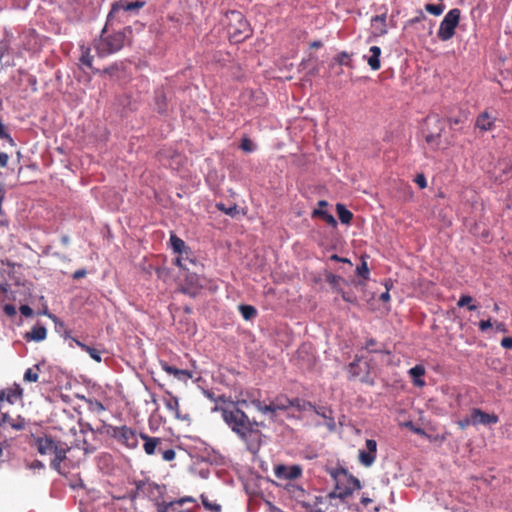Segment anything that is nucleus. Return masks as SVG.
Returning a JSON list of instances; mask_svg holds the SVG:
<instances>
[{
  "mask_svg": "<svg viewBox=\"0 0 512 512\" xmlns=\"http://www.w3.org/2000/svg\"><path fill=\"white\" fill-rule=\"evenodd\" d=\"M21 314L25 317H31L33 315V310L28 305H21L19 308Z\"/></svg>",
  "mask_w": 512,
  "mask_h": 512,
  "instance_id": "51",
  "label": "nucleus"
},
{
  "mask_svg": "<svg viewBox=\"0 0 512 512\" xmlns=\"http://www.w3.org/2000/svg\"><path fill=\"white\" fill-rule=\"evenodd\" d=\"M302 467L300 465L286 466L279 464L274 468L275 477L278 480L292 481L302 476Z\"/></svg>",
  "mask_w": 512,
  "mask_h": 512,
  "instance_id": "12",
  "label": "nucleus"
},
{
  "mask_svg": "<svg viewBox=\"0 0 512 512\" xmlns=\"http://www.w3.org/2000/svg\"><path fill=\"white\" fill-rule=\"evenodd\" d=\"M356 272L363 279L369 278L370 271L365 260L362 261L361 265L357 266Z\"/></svg>",
  "mask_w": 512,
  "mask_h": 512,
  "instance_id": "41",
  "label": "nucleus"
},
{
  "mask_svg": "<svg viewBox=\"0 0 512 512\" xmlns=\"http://www.w3.org/2000/svg\"><path fill=\"white\" fill-rule=\"evenodd\" d=\"M340 295L342 299L348 303L355 304L357 303V297L354 293L351 292H345L344 290L340 292Z\"/></svg>",
  "mask_w": 512,
  "mask_h": 512,
  "instance_id": "44",
  "label": "nucleus"
},
{
  "mask_svg": "<svg viewBox=\"0 0 512 512\" xmlns=\"http://www.w3.org/2000/svg\"><path fill=\"white\" fill-rule=\"evenodd\" d=\"M330 474L336 481L335 489L328 494L330 499L339 498L345 502L354 491L361 489L359 479L349 474L345 468H335Z\"/></svg>",
  "mask_w": 512,
  "mask_h": 512,
  "instance_id": "3",
  "label": "nucleus"
},
{
  "mask_svg": "<svg viewBox=\"0 0 512 512\" xmlns=\"http://www.w3.org/2000/svg\"><path fill=\"white\" fill-rule=\"evenodd\" d=\"M239 311L245 320H252L257 316V310L251 305H240Z\"/></svg>",
  "mask_w": 512,
  "mask_h": 512,
  "instance_id": "33",
  "label": "nucleus"
},
{
  "mask_svg": "<svg viewBox=\"0 0 512 512\" xmlns=\"http://www.w3.org/2000/svg\"><path fill=\"white\" fill-rule=\"evenodd\" d=\"M187 281H190L191 285H194L195 287H199L200 286L199 279H198V277L195 274L188 276L187 277Z\"/></svg>",
  "mask_w": 512,
  "mask_h": 512,
  "instance_id": "59",
  "label": "nucleus"
},
{
  "mask_svg": "<svg viewBox=\"0 0 512 512\" xmlns=\"http://www.w3.org/2000/svg\"><path fill=\"white\" fill-rule=\"evenodd\" d=\"M409 374L412 377L415 386L423 387L425 385V381L422 379L425 374L424 366L415 365L409 370Z\"/></svg>",
  "mask_w": 512,
  "mask_h": 512,
  "instance_id": "23",
  "label": "nucleus"
},
{
  "mask_svg": "<svg viewBox=\"0 0 512 512\" xmlns=\"http://www.w3.org/2000/svg\"><path fill=\"white\" fill-rule=\"evenodd\" d=\"M473 426L477 425H495L499 422V417L495 413H487L480 408L470 410Z\"/></svg>",
  "mask_w": 512,
  "mask_h": 512,
  "instance_id": "13",
  "label": "nucleus"
},
{
  "mask_svg": "<svg viewBox=\"0 0 512 512\" xmlns=\"http://www.w3.org/2000/svg\"><path fill=\"white\" fill-rule=\"evenodd\" d=\"M135 487L136 496L147 497L157 505H160V501L163 499L165 492L164 485H159L150 480H139L135 482Z\"/></svg>",
  "mask_w": 512,
  "mask_h": 512,
  "instance_id": "10",
  "label": "nucleus"
},
{
  "mask_svg": "<svg viewBox=\"0 0 512 512\" xmlns=\"http://www.w3.org/2000/svg\"><path fill=\"white\" fill-rule=\"evenodd\" d=\"M364 348L370 353H386L390 351L386 349L385 345L379 344L375 339L370 338L366 341Z\"/></svg>",
  "mask_w": 512,
  "mask_h": 512,
  "instance_id": "28",
  "label": "nucleus"
},
{
  "mask_svg": "<svg viewBox=\"0 0 512 512\" xmlns=\"http://www.w3.org/2000/svg\"><path fill=\"white\" fill-rule=\"evenodd\" d=\"M9 423L13 428L21 429V426L14 425L10 423V417L6 413L0 414V425Z\"/></svg>",
  "mask_w": 512,
  "mask_h": 512,
  "instance_id": "50",
  "label": "nucleus"
},
{
  "mask_svg": "<svg viewBox=\"0 0 512 512\" xmlns=\"http://www.w3.org/2000/svg\"><path fill=\"white\" fill-rule=\"evenodd\" d=\"M170 243L174 252L178 254H181L186 248L185 242L175 234H171Z\"/></svg>",
  "mask_w": 512,
  "mask_h": 512,
  "instance_id": "35",
  "label": "nucleus"
},
{
  "mask_svg": "<svg viewBox=\"0 0 512 512\" xmlns=\"http://www.w3.org/2000/svg\"><path fill=\"white\" fill-rule=\"evenodd\" d=\"M370 56H365L367 59V63L370 66V68L374 71H377L381 67L380 63V56H381V49L378 46H371L369 49Z\"/></svg>",
  "mask_w": 512,
  "mask_h": 512,
  "instance_id": "22",
  "label": "nucleus"
},
{
  "mask_svg": "<svg viewBox=\"0 0 512 512\" xmlns=\"http://www.w3.org/2000/svg\"><path fill=\"white\" fill-rule=\"evenodd\" d=\"M471 425L473 426L471 413H469V415H467L465 418H463L460 421H458V426L461 429H465V428H467L468 426H471Z\"/></svg>",
  "mask_w": 512,
  "mask_h": 512,
  "instance_id": "46",
  "label": "nucleus"
},
{
  "mask_svg": "<svg viewBox=\"0 0 512 512\" xmlns=\"http://www.w3.org/2000/svg\"><path fill=\"white\" fill-rule=\"evenodd\" d=\"M348 58H349L348 54L345 53V52H342L341 54L338 55V62H339V64L347 65L348 62H346V59H348Z\"/></svg>",
  "mask_w": 512,
  "mask_h": 512,
  "instance_id": "58",
  "label": "nucleus"
},
{
  "mask_svg": "<svg viewBox=\"0 0 512 512\" xmlns=\"http://www.w3.org/2000/svg\"><path fill=\"white\" fill-rule=\"evenodd\" d=\"M29 468L30 469H33V470H40V469H43L44 468V464L40 461V460H34L33 462H31V464L29 465Z\"/></svg>",
  "mask_w": 512,
  "mask_h": 512,
  "instance_id": "57",
  "label": "nucleus"
},
{
  "mask_svg": "<svg viewBox=\"0 0 512 512\" xmlns=\"http://www.w3.org/2000/svg\"><path fill=\"white\" fill-rule=\"evenodd\" d=\"M492 327V323H491V320L488 319V320H481L479 322V329L481 331H486L487 329L491 328Z\"/></svg>",
  "mask_w": 512,
  "mask_h": 512,
  "instance_id": "52",
  "label": "nucleus"
},
{
  "mask_svg": "<svg viewBox=\"0 0 512 512\" xmlns=\"http://www.w3.org/2000/svg\"><path fill=\"white\" fill-rule=\"evenodd\" d=\"M318 209L313 210L312 217L313 218H321L323 221H325L328 225L332 227H336L337 221L334 218V216L327 211L323 210V208L328 206V202L326 200H320L318 202Z\"/></svg>",
  "mask_w": 512,
  "mask_h": 512,
  "instance_id": "17",
  "label": "nucleus"
},
{
  "mask_svg": "<svg viewBox=\"0 0 512 512\" xmlns=\"http://www.w3.org/2000/svg\"><path fill=\"white\" fill-rule=\"evenodd\" d=\"M367 450H359V462L365 466L370 467L376 460L377 456V443L373 439L366 440Z\"/></svg>",
  "mask_w": 512,
  "mask_h": 512,
  "instance_id": "14",
  "label": "nucleus"
},
{
  "mask_svg": "<svg viewBox=\"0 0 512 512\" xmlns=\"http://www.w3.org/2000/svg\"><path fill=\"white\" fill-rule=\"evenodd\" d=\"M60 240L64 246H67L70 243V237L68 235H63Z\"/></svg>",
  "mask_w": 512,
  "mask_h": 512,
  "instance_id": "64",
  "label": "nucleus"
},
{
  "mask_svg": "<svg viewBox=\"0 0 512 512\" xmlns=\"http://www.w3.org/2000/svg\"><path fill=\"white\" fill-rule=\"evenodd\" d=\"M322 45H323V44H322V42H321V41L316 40V41H313V42L310 44V47H311L312 49H319V48H321V47H322Z\"/></svg>",
  "mask_w": 512,
  "mask_h": 512,
  "instance_id": "63",
  "label": "nucleus"
},
{
  "mask_svg": "<svg viewBox=\"0 0 512 512\" xmlns=\"http://www.w3.org/2000/svg\"><path fill=\"white\" fill-rule=\"evenodd\" d=\"M140 438L144 441L143 448L147 455H154L156 451H161L163 441L158 437H151L147 434L141 433Z\"/></svg>",
  "mask_w": 512,
  "mask_h": 512,
  "instance_id": "16",
  "label": "nucleus"
},
{
  "mask_svg": "<svg viewBox=\"0 0 512 512\" xmlns=\"http://www.w3.org/2000/svg\"><path fill=\"white\" fill-rule=\"evenodd\" d=\"M290 402H292L291 407L296 408L300 412L315 409V406L311 402L305 401L300 398L290 399Z\"/></svg>",
  "mask_w": 512,
  "mask_h": 512,
  "instance_id": "32",
  "label": "nucleus"
},
{
  "mask_svg": "<svg viewBox=\"0 0 512 512\" xmlns=\"http://www.w3.org/2000/svg\"><path fill=\"white\" fill-rule=\"evenodd\" d=\"M22 395V389L17 386L15 390H11L7 395H6V400L9 402V403H12V398H15V397H20Z\"/></svg>",
  "mask_w": 512,
  "mask_h": 512,
  "instance_id": "47",
  "label": "nucleus"
},
{
  "mask_svg": "<svg viewBox=\"0 0 512 512\" xmlns=\"http://www.w3.org/2000/svg\"><path fill=\"white\" fill-rule=\"evenodd\" d=\"M291 492H292V493L294 494V496H295V497H297V498H300V497L304 496V494H305L304 489H302V488H301V487H299V486H294V485H292V490H291Z\"/></svg>",
  "mask_w": 512,
  "mask_h": 512,
  "instance_id": "53",
  "label": "nucleus"
},
{
  "mask_svg": "<svg viewBox=\"0 0 512 512\" xmlns=\"http://www.w3.org/2000/svg\"><path fill=\"white\" fill-rule=\"evenodd\" d=\"M81 55L79 57V62L82 66H85L89 69H93V56L91 55V49L89 46L81 45L80 46Z\"/></svg>",
  "mask_w": 512,
  "mask_h": 512,
  "instance_id": "25",
  "label": "nucleus"
},
{
  "mask_svg": "<svg viewBox=\"0 0 512 512\" xmlns=\"http://www.w3.org/2000/svg\"><path fill=\"white\" fill-rule=\"evenodd\" d=\"M200 498H201L202 505L204 506V508L206 510L215 511V512L221 511V505H219L215 502H211L206 495L202 494L200 496Z\"/></svg>",
  "mask_w": 512,
  "mask_h": 512,
  "instance_id": "38",
  "label": "nucleus"
},
{
  "mask_svg": "<svg viewBox=\"0 0 512 512\" xmlns=\"http://www.w3.org/2000/svg\"><path fill=\"white\" fill-rule=\"evenodd\" d=\"M109 26H104L98 40L95 41L94 47L100 57H106L120 51L127 40L126 31L130 32V28H124L119 31H109Z\"/></svg>",
  "mask_w": 512,
  "mask_h": 512,
  "instance_id": "2",
  "label": "nucleus"
},
{
  "mask_svg": "<svg viewBox=\"0 0 512 512\" xmlns=\"http://www.w3.org/2000/svg\"><path fill=\"white\" fill-rule=\"evenodd\" d=\"M360 502H361V504H362L363 506L367 507V506H368V504H370V503L372 502V499H371V498H369V497H366V496H362V497H361V501H360Z\"/></svg>",
  "mask_w": 512,
  "mask_h": 512,
  "instance_id": "62",
  "label": "nucleus"
},
{
  "mask_svg": "<svg viewBox=\"0 0 512 512\" xmlns=\"http://www.w3.org/2000/svg\"><path fill=\"white\" fill-rule=\"evenodd\" d=\"M165 393L166 396L163 397V403L165 407L176 419H182L178 398L172 395V393L169 391H166Z\"/></svg>",
  "mask_w": 512,
  "mask_h": 512,
  "instance_id": "20",
  "label": "nucleus"
},
{
  "mask_svg": "<svg viewBox=\"0 0 512 512\" xmlns=\"http://www.w3.org/2000/svg\"><path fill=\"white\" fill-rule=\"evenodd\" d=\"M145 5L143 1L114 2L107 15L106 26L113 27L128 21L129 12L141 9Z\"/></svg>",
  "mask_w": 512,
  "mask_h": 512,
  "instance_id": "7",
  "label": "nucleus"
},
{
  "mask_svg": "<svg viewBox=\"0 0 512 512\" xmlns=\"http://www.w3.org/2000/svg\"><path fill=\"white\" fill-rule=\"evenodd\" d=\"M414 181L419 186L420 189H424L427 187V180L424 174H418L415 177Z\"/></svg>",
  "mask_w": 512,
  "mask_h": 512,
  "instance_id": "48",
  "label": "nucleus"
},
{
  "mask_svg": "<svg viewBox=\"0 0 512 512\" xmlns=\"http://www.w3.org/2000/svg\"><path fill=\"white\" fill-rule=\"evenodd\" d=\"M47 336V329L42 325H35L31 331L27 333V338L34 341H42Z\"/></svg>",
  "mask_w": 512,
  "mask_h": 512,
  "instance_id": "27",
  "label": "nucleus"
},
{
  "mask_svg": "<svg viewBox=\"0 0 512 512\" xmlns=\"http://www.w3.org/2000/svg\"><path fill=\"white\" fill-rule=\"evenodd\" d=\"M252 404L258 411H260L263 414H268V413L273 414L276 412L275 407H273L272 401L269 404H263L259 400H254V401H252Z\"/></svg>",
  "mask_w": 512,
  "mask_h": 512,
  "instance_id": "36",
  "label": "nucleus"
},
{
  "mask_svg": "<svg viewBox=\"0 0 512 512\" xmlns=\"http://www.w3.org/2000/svg\"><path fill=\"white\" fill-rule=\"evenodd\" d=\"M161 368L168 373L169 375H173L176 379L180 381H187L192 378V373L186 369H178L174 366L169 365L165 361H160Z\"/></svg>",
  "mask_w": 512,
  "mask_h": 512,
  "instance_id": "18",
  "label": "nucleus"
},
{
  "mask_svg": "<svg viewBox=\"0 0 512 512\" xmlns=\"http://www.w3.org/2000/svg\"><path fill=\"white\" fill-rule=\"evenodd\" d=\"M337 214L339 220L343 224H349L353 218V213L349 211L343 204L338 203L336 205Z\"/></svg>",
  "mask_w": 512,
  "mask_h": 512,
  "instance_id": "31",
  "label": "nucleus"
},
{
  "mask_svg": "<svg viewBox=\"0 0 512 512\" xmlns=\"http://www.w3.org/2000/svg\"><path fill=\"white\" fill-rule=\"evenodd\" d=\"M347 372L349 374V379L360 378L361 381H365V376L368 375V365L361 364V358L356 356L354 361L351 362L347 367Z\"/></svg>",
  "mask_w": 512,
  "mask_h": 512,
  "instance_id": "15",
  "label": "nucleus"
},
{
  "mask_svg": "<svg viewBox=\"0 0 512 512\" xmlns=\"http://www.w3.org/2000/svg\"><path fill=\"white\" fill-rule=\"evenodd\" d=\"M501 346L505 349H512V337H505L501 340Z\"/></svg>",
  "mask_w": 512,
  "mask_h": 512,
  "instance_id": "56",
  "label": "nucleus"
},
{
  "mask_svg": "<svg viewBox=\"0 0 512 512\" xmlns=\"http://www.w3.org/2000/svg\"><path fill=\"white\" fill-rule=\"evenodd\" d=\"M444 9H445V6L443 4H430V3H428V4L425 5V10L428 13H430V14H432L434 16L441 15L443 13Z\"/></svg>",
  "mask_w": 512,
  "mask_h": 512,
  "instance_id": "40",
  "label": "nucleus"
},
{
  "mask_svg": "<svg viewBox=\"0 0 512 512\" xmlns=\"http://www.w3.org/2000/svg\"><path fill=\"white\" fill-rule=\"evenodd\" d=\"M273 407H275L276 411H285L289 408H291L292 402H290V398H288L286 395H278L273 400Z\"/></svg>",
  "mask_w": 512,
  "mask_h": 512,
  "instance_id": "29",
  "label": "nucleus"
},
{
  "mask_svg": "<svg viewBox=\"0 0 512 512\" xmlns=\"http://www.w3.org/2000/svg\"><path fill=\"white\" fill-rule=\"evenodd\" d=\"M3 311L7 316L13 317L16 315V308L12 304H5L3 307Z\"/></svg>",
  "mask_w": 512,
  "mask_h": 512,
  "instance_id": "49",
  "label": "nucleus"
},
{
  "mask_svg": "<svg viewBox=\"0 0 512 512\" xmlns=\"http://www.w3.org/2000/svg\"><path fill=\"white\" fill-rule=\"evenodd\" d=\"M495 118L488 112H482L475 121V127L480 131H491L494 128Z\"/></svg>",
  "mask_w": 512,
  "mask_h": 512,
  "instance_id": "21",
  "label": "nucleus"
},
{
  "mask_svg": "<svg viewBox=\"0 0 512 512\" xmlns=\"http://www.w3.org/2000/svg\"><path fill=\"white\" fill-rule=\"evenodd\" d=\"M161 454H162V458L165 460V461H172L175 459V456H176V453L173 449H165L163 450L161 448V451H159Z\"/></svg>",
  "mask_w": 512,
  "mask_h": 512,
  "instance_id": "45",
  "label": "nucleus"
},
{
  "mask_svg": "<svg viewBox=\"0 0 512 512\" xmlns=\"http://www.w3.org/2000/svg\"><path fill=\"white\" fill-rule=\"evenodd\" d=\"M85 275H86V270L81 269V270H77V271L74 272L73 278L74 279H80V278L85 277Z\"/></svg>",
  "mask_w": 512,
  "mask_h": 512,
  "instance_id": "61",
  "label": "nucleus"
},
{
  "mask_svg": "<svg viewBox=\"0 0 512 512\" xmlns=\"http://www.w3.org/2000/svg\"><path fill=\"white\" fill-rule=\"evenodd\" d=\"M445 128L444 121L438 115H429L424 122L423 133L428 144L438 147L440 136Z\"/></svg>",
  "mask_w": 512,
  "mask_h": 512,
  "instance_id": "9",
  "label": "nucleus"
},
{
  "mask_svg": "<svg viewBox=\"0 0 512 512\" xmlns=\"http://www.w3.org/2000/svg\"><path fill=\"white\" fill-rule=\"evenodd\" d=\"M330 260L336 261V262L348 263V264L352 265L351 261L348 258L340 257L337 254L331 255Z\"/></svg>",
  "mask_w": 512,
  "mask_h": 512,
  "instance_id": "55",
  "label": "nucleus"
},
{
  "mask_svg": "<svg viewBox=\"0 0 512 512\" xmlns=\"http://www.w3.org/2000/svg\"><path fill=\"white\" fill-rule=\"evenodd\" d=\"M225 17V26L231 43H242L252 35V28L240 11H227Z\"/></svg>",
  "mask_w": 512,
  "mask_h": 512,
  "instance_id": "5",
  "label": "nucleus"
},
{
  "mask_svg": "<svg viewBox=\"0 0 512 512\" xmlns=\"http://www.w3.org/2000/svg\"><path fill=\"white\" fill-rule=\"evenodd\" d=\"M70 432L74 439L68 444L69 451L72 449H79L82 450L83 455L86 456L97 450V444L99 441L94 430L89 424L86 426L79 424V429L73 427L70 429Z\"/></svg>",
  "mask_w": 512,
  "mask_h": 512,
  "instance_id": "6",
  "label": "nucleus"
},
{
  "mask_svg": "<svg viewBox=\"0 0 512 512\" xmlns=\"http://www.w3.org/2000/svg\"><path fill=\"white\" fill-rule=\"evenodd\" d=\"M325 280L331 286V288L334 291H336L337 293L340 294V292L343 291V289L341 288L340 284L342 282L345 283V280L341 276L335 275V274H333L331 272H327L325 274Z\"/></svg>",
  "mask_w": 512,
  "mask_h": 512,
  "instance_id": "26",
  "label": "nucleus"
},
{
  "mask_svg": "<svg viewBox=\"0 0 512 512\" xmlns=\"http://www.w3.org/2000/svg\"><path fill=\"white\" fill-rule=\"evenodd\" d=\"M40 367L38 364L28 368L24 373V380L28 382H37L39 379Z\"/></svg>",
  "mask_w": 512,
  "mask_h": 512,
  "instance_id": "34",
  "label": "nucleus"
},
{
  "mask_svg": "<svg viewBox=\"0 0 512 512\" xmlns=\"http://www.w3.org/2000/svg\"><path fill=\"white\" fill-rule=\"evenodd\" d=\"M112 436L128 449L138 447V435L135 430L128 426H117L112 428Z\"/></svg>",
  "mask_w": 512,
  "mask_h": 512,
  "instance_id": "11",
  "label": "nucleus"
},
{
  "mask_svg": "<svg viewBox=\"0 0 512 512\" xmlns=\"http://www.w3.org/2000/svg\"><path fill=\"white\" fill-rule=\"evenodd\" d=\"M72 340L76 343V345L82 349L83 351H85L86 353L89 354V356L95 360L96 362H101V355H100V351L97 350L96 348L94 347H90L84 343H82L81 341L75 339V338H72Z\"/></svg>",
  "mask_w": 512,
  "mask_h": 512,
  "instance_id": "30",
  "label": "nucleus"
},
{
  "mask_svg": "<svg viewBox=\"0 0 512 512\" xmlns=\"http://www.w3.org/2000/svg\"><path fill=\"white\" fill-rule=\"evenodd\" d=\"M216 409L221 412V416L227 426L246 443L249 450H254L259 446L261 432L258 429V422L251 420L234 403Z\"/></svg>",
  "mask_w": 512,
  "mask_h": 512,
  "instance_id": "1",
  "label": "nucleus"
},
{
  "mask_svg": "<svg viewBox=\"0 0 512 512\" xmlns=\"http://www.w3.org/2000/svg\"><path fill=\"white\" fill-rule=\"evenodd\" d=\"M387 15L383 13L381 15H376L371 19L372 33L376 37L383 36L387 34V25H386Z\"/></svg>",
  "mask_w": 512,
  "mask_h": 512,
  "instance_id": "19",
  "label": "nucleus"
},
{
  "mask_svg": "<svg viewBox=\"0 0 512 512\" xmlns=\"http://www.w3.org/2000/svg\"><path fill=\"white\" fill-rule=\"evenodd\" d=\"M8 155L6 153H0V166L5 167L8 162Z\"/></svg>",
  "mask_w": 512,
  "mask_h": 512,
  "instance_id": "60",
  "label": "nucleus"
},
{
  "mask_svg": "<svg viewBox=\"0 0 512 512\" xmlns=\"http://www.w3.org/2000/svg\"><path fill=\"white\" fill-rule=\"evenodd\" d=\"M89 411L93 413L100 414L105 411L104 405L98 401L97 399H87L86 400Z\"/></svg>",
  "mask_w": 512,
  "mask_h": 512,
  "instance_id": "37",
  "label": "nucleus"
},
{
  "mask_svg": "<svg viewBox=\"0 0 512 512\" xmlns=\"http://www.w3.org/2000/svg\"><path fill=\"white\" fill-rule=\"evenodd\" d=\"M425 20H426V16L423 14L422 11H420L418 16H416V17H414L412 19H409L406 22L405 28L413 27L414 25H416L418 23H421V22H423Z\"/></svg>",
  "mask_w": 512,
  "mask_h": 512,
  "instance_id": "42",
  "label": "nucleus"
},
{
  "mask_svg": "<svg viewBox=\"0 0 512 512\" xmlns=\"http://www.w3.org/2000/svg\"><path fill=\"white\" fill-rule=\"evenodd\" d=\"M473 298L470 295H462L457 302L458 307L467 306L469 311H474L477 309L476 305L471 304Z\"/></svg>",
  "mask_w": 512,
  "mask_h": 512,
  "instance_id": "39",
  "label": "nucleus"
},
{
  "mask_svg": "<svg viewBox=\"0 0 512 512\" xmlns=\"http://www.w3.org/2000/svg\"><path fill=\"white\" fill-rule=\"evenodd\" d=\"M9 53V47L7 43H2L0 46V62L3 61L6 54Z\"/></svg>",
  "mask_w": 512,
  "mask_h": 512,
  "instance_id": "54",
  "label": "nucleus"
},
{
  "mask_svg": "<svg viewBox=\"0 0 512 512\" xmlns=\"http://www.w3.org/2000/svg\"><path fill=\"white\" fill-rule=\"evenodd\" d=\"M240 148L245 152H252L254 150V144L249 138H243Z\"/></svg>",
  "mask_w": 512,
  "mask_h": 512,
  "instance_id": "43",
  "label": "nucleus"
},
{
  "mask_svg": "<svg viewBox=\"0 0 512 512\" xmlns=\"http://www.w3.org/2000/svg\"><path fill=\"white\" fill-rule=\"evenodd\" d=\"M317 415H320L325 419V425L328 427L330 431H333L335 429V420L331 416L332 412L331 410L324 408V407H316L315 409H312Z\"/></svg>",
  "mask_w": 512,
  "mask_h": 512,
  "instance_id": "24",
  "label": "nucleus"
},
{
  "mask_svg": "<svg viewBox=\"0 0 512 512\" xmlns=\"http://www.w3.org/2000/svg\"><path fill=\"white\" fill-rule=\"evenodd\" d=\"M460 17L461 10L458 8H453L447 12L437 31V37L441 41H448L454 37L455 30L460 22Z\"/></svg>",
  "mask_w": 512,
  "mask_h": 512,
  "instance_id": "8",
  "label": "nucleus"
},
{
  "mask_svg": "<svg viewBox=\"0 0 512 512\" xmlns=\"http://www.w3.org/2000/svg\"><path fill=\"white\" fill-rule=\"evenodd\" d=\"M35 447L41 455H54L50 466L61 472V464L67 459L68 443L56 442L51 436L44 435L35 439Z\"/></svg>",
  "mask_w": 512,
  "mask_h": 512,
  "instance_id": "4",
  "label": "nucleus"
}]
</instances>
